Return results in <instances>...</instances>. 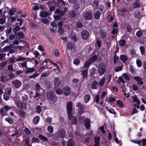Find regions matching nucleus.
<instances>
[{
  "label": "nucleus",
  "mask_w": 146,
  "mask_h": 146,
  "mask_svg": "<svg viewBox=\"0 0 146 146\" xmlns=\"http://www.w3.org/2000/svg\"><path fill=\"white\" fill-rule=\"evenodd\" d=\"M66 107L68 117L69 119L72 121L73 124L76 125L77 123L76 118L72 116V103L70 101L67 103Z\"/></svg>",
  "instance_id": "nucleus-1"
},
{
  "label": "nucleus",
  "mask_w": 146,
  "mask_h": 146,
  "mask_svg": "<svg viewBox=\"0 0 146 146\" xmlns=\"http://www.w3.org/2000/svg\"><path fill=\"white\" fill-rule=\"evenodd\" d=\"M56 135L57 137L55 138L53 137V138L55 140H57L58 139V137L61 138L64 137L66 135V132L65 130L60 129L57 132Z\"/></svg>",
  "instance_id": "nucleus-2"
},
{
  "label": "nucleus",
  "mask_w": 146,
  "mask_h": 146,
  "mask_svg": "<svg viewBox=\"0 0 146 146\" xmlns=\"http://www.w3.org/2000/svg\"><path fill=\"white\" fill-rule=\"evenodd\" d=\"M13 87L15 88H19L21 85V82L17 79H16L11 82Z\"/></svg>",
  "instance_id": "nucleus-3"
},
{
  "label": "nucleus",
  "mask_w": 146,
  "mask_h": 146,
  "mask_svg": "<svg viewBox=\"0 0 146 146\" xmlns=\"http://www.w3.org/2000/svg\"><path fill=\"white\" fill-rule=\"evenodd\" d=\"M46 97L48 99L52 101H54L56 99L55 95L52 91H49L47 92Z\"/></svg>",
  "instance_id": "nucleus-4"
},
{
  "label": "nucleus",
  "mask_w": 146,
  "mask_h": 146,
  "mask_svg": "<svg viewBox=\"0 0 146 146\" xmlns=\"http://www.w3.org/2000/svg\"><path fill=\"white\" fill-rule=\"evenodd\" d=\"M106 70L105 66L103 64H100L98 68V72L100 75H102L105 72Z\"/></svg>",
  "instance_id": "nucleus-5"
},
{
  "label": "nucleus",
  "mask_w": 146,
  "mask_h": 146,
  "mask_svg": "<svg viewBox=\"0 0 146 146\" xmlns=\"http://www.w3.org/2000/svg\"><path fill=\"white\" fill-rule=\"evenodd\" d=\"M82 38L84 39H87L89 36L88 32L86 30H83L81 33Z\"/></svg>",
  "instance_id": "nucleus-6"
},
{
  "label": "nucleus",
  "mask_w": 146,
  "mask_h": 146,
  "mask_svg": "<svg viewBox=\"0 0 146 146\" xmlns=\"http://www.w3.org/2000/svg\"><path fill=\"white\" fill-rule=\"evenodd\" d=\"M98 58V56L96 55L93 56L91 58L87 61L85 64H91L96 61Z\"/></svg>",
  "instance_id": "nucleus-7"
},
{
  "label": "nucleus",
  "mask_w": 146,
  "mask_h": 146,
  "mask_svg": "<svg viewBox=\"0 0 146 146\" xmlns=\"http://www.w3.org/2000/svg\"><path fill=\"white\" fill-rule=\"evenodd\" d=\"M24 61V62L22 64H26L27 61L29 62L28 60V59L21 56H19L16 59V61Z\"/></svg>",
  "instance_id": "nucleus-8"
},
{
  "label": "nucleus",
  "mask_w": 146,
  "mask_h": 146,
  "mask_svg": "<svg viewBox=\"0 0 146 146\" xmlns=\"http://www.w3.org/2000/svg\"><path fill=\"white\" fill-rule=\"evenodd\" d=\"M35 89L36 90V92H41L40 94H42L45 92V91L41 88L40 85L38 83H36L35 85Z\"/></svg>",
  "instance_id": "nucleus-9"
},
{
  "label": "nucleus",
  "mask_w": 146,
  "mask_h": 146,
  "mask_svg": "<svg viewBox=\"0 0 146 146\" xmlns=\"http://www.w3.org/2000/svg\"><path fill=\"white\" fill-rule=\"evenodd\" d=\"M107 32L105 30H101L99 32V36L101 39H104L106 36Z\"/></svg>",
  "instance_id": "nucleus-10"
},
{
  "label": "nucleus",
  "mask_w": 146,
  "mask_h": 146,
  "mask_svg": "<svg viewBox=\"0 0 146 146\" xmlns=\"http://www.w3.org/2000/svg\"><path fill=\"white\" fill-rule=\"evenodd\" d=\"M84 19L86 20H89L92 18V14L90 12H86L84 14Z\"/></svg>",
  "instance_id": "nucleus-11"
},
{
  "label": "nucleus",
  "mask_w": 146,
  "mask_h": 146,
  "mask_svg": "<svg viewBox=\"0 0 146 146\" xmlns=\"http://www.w3.org/2000/svg\"><path fill=\"white\" fill-rule=\"evenodd\" d=\"M70 92V88L68 87H65L63 88V93L66 96H68Z\"/></svg>",
  "instance_id": "nucleus-12"
},
{
  "label": "nucleus",
  "mask_w": 146,
  "mask_h": 146,
  "mask_svg": "<svg viewBox=\"0 0 146 146\" xmlns=\"http://www.w3.org/2000/svg\"><path fill=\"white\" fill-rule=\"evenodd\" d=\"M90 120L89 118H87L85 120L84 125L87 129H90Z\"/></svg>",
  "instance_id": "nucleus-13"
},
{
  "label": "nucleus",
  "mask_w": 146,
  "mask_h": 146,
  "mask_svg": "<svg viewBox=\"0 0 146 146\" xmlns=\"http://www.w3.org/2000/svg\"><path fill=\"white\" fill-rule=\"evenodd\" d=\"M134 79L137 82L138 85H142L143 83V82L142 81V79L139 77H135Z\"/></svg>",
  "instance_id": "nucleus-14"
},
{
  "label": "nucleus",
  "mask_w": 146,
  "mask_h": 146,
  "mask_svg": "<svg viewBox=\"0 0 146 146\" xmlns=\"http://www.w3.org/2000/svg\"><path fill=\"white\" fill-rule=\"evenodd\" d=\"M67 48L68 49L70 50L71 51H73L75 49V46L74 44L70 42L68 43Z\"/></svg>",
  "instance_id": "nucleus-15"
},
{
  "label": "nucleus",
  "mask_w": 146,
  "mask_h": 146,
  "mask_svg": "<svg viewBox=\"0 0 146 146\" xmlns=\"http://www.w3.org/2000/svg\"><path fill=\"white\" fill-rule=\"evenodd\" d=\"M98 84L96 81H93L91 85V88L93 89H96L98 88Z\"/></svg>",
  "instance_id": "nucleus-16"
},
{
  "label": "nucleus",
  "mask_w": 146,
  "mask_h": 146,
  "mask_svg": "<svg viewBox=\"0 0 146 146\" xmlns=\"http://www.w3.org/2000/svg\"><path fill=\"white\" fill-rule=\"evenodd\" d=\"M132 99L134 103H136L137 104H140V101L137 98V96L134 95L132 97Z\"/></svg>",
  "instance_id": "nucleus-17"
},
{
  "label": "nucleus",
  "mask_w": 146,
  "mask_h": 146,
  "mask_svg": "<svg viewBox=\"0 0 146 146\" xmlns=\"http://www.w3.org/2000/svg\"><path fill=\"white\" fill-rule=\"evenodd\" d=\"M101 13L99 11H96L94 14V18L96 20L100 19Z\"/></svg>",
  "instance_id": "nucleus-18"
},
{
  "label": "nucleus",
  "mask_w": 146,
  "mask_h": 146,
  "mask_svg": "<svg viewBox=\"0 0 146 146\" xmlns=\"http://www.w3.org/2000/svg\"><path fill=\"white\" fill-rule=\"evenodd\" d=\"M17 105L20 108L23 109L25 107V105L23 103H22L20 102H17Z\"/></svg>",
  "instance_id": "nucleus-19"
},
{
  "label": "nucleus",
  "mask_w": 146,
  "mask_h": 146,
  "mask_svg": "<svg viewBox=\"0 0 146 146\" xmlns=\"http://www.w3.org/2000/svg\"><path fill=\"white\" fill-rule=\"evenodd\" d=\"M120 58L124 63L127 60L128 58L126 55L122 54L120 56Z\"/></svg>",
  "instance_id": "nucleus-20"
},
{
  "label": "nucleus",
  "mask_w": 146,
  "mask_h": 146,
  "mask_svg": "<svg viewBox=\"0 0 146 146\" xmlns=\"http://www.w3.org/2000/svg\"><path fill=\"white\" fill-rule=\"evenodd\" d=\"M75 143L71 139H69L67 143V146H74Z\"/></svg>",
  "instance_id": "nucleus-21"
},
{
  "label": "nucleus",
  "mask_w": 146,
  "mask_h": 146,
  "mask_svg": "<svg viewBox=\"0 0 146 146\" xmlns=\"http://www.w3.org/2000/svg\"><path fill=\"white\" fill-rule=\"evenodd\" d=\"M90 96L89 94L85 95L84 98V102L86 103H87L90 100Z\"/></svg>",
  "instance_id": "nucleus-22"
},
{
  "label": "nucleus",
  "mask_w": 146,
  "mask_h": 146,
  "mask_svg": "<svg viewBox=\"0 0 146 146\" xmlns=\"http://www.w3.org/2000/svg\"><path fill=\"white\" fill-rule=\"evenodd\" d=\"M40 117L38 116L35 117L33 119V122L35 124H37L39 121Z\"/></svg>",
  "instance_id": "nucleus-23"
},
{
  "label": "nucleus",
  "mask_w": 146,
  "mask_h": 146,
  "mask_svg": "<svg viewBox=\"0 0 146 146\" xmlns=\"http://www.w3.org/2000/svg\"><path fill=\"white\" fill-rule=\"evenodd\" d=\"M116 103L118 106L121 108H122L124 106L123 103L121 101L119 100H117Z\"/></svg>",
  "instance_id": "nucleus-24"
},
{
  "label": "nucleus",
  "mask_w": 146,
  "mask_h": 146,
  "mask_svg": "<svg viewBox=\"0 0 146 146\" xmlns=\"http://www.w3.org/2000/svg\"><path fill=\"white\" fill-rule=\"evenodd\" d=\"M76 15V13L74 11L71 10L69 12V15L70 18H73Z\"/></svg>",
  "instance_id": "nucleus-25"
},
{
  "label": "nucleus",
  "mask_w": 146,
  "mask_h": 146,
  "mask_svg": "<svg viewBox=\"0 0 146 146\" xmlns=\"http://www.w3.org/2000/svg\"><path fill=\"white\" fill-rule=\"evenodd\" d=\"M48 15V13L46 11H42L40 14V16L43 18L45 17Z\"/></svg>",
  "instance_id": "nucleus-26"
},
{
  "label": "nucleus",
  "mask_w": 146,
  "mask_h": 146,
  "mask_svg": "<svg viewBox=\"0 0 146 146\" xmlns=\"http://www.w3.org/2000/svg\"><path fill=\"white\" fill-rule=\"evenodd\" d=\"M54 86L56 87L58 86L60 84V81L59 79L57 78H55L54 79Z\"/></svg>",
  "instance_id": "nucleus-27"
},
{
  "label": "nucleus",
  "mask_w": 146,
  "mask_h": 146,
  "mask_svg": "<svg viewBox=\"0 0 146 146\" xmlns=\"http://www.w3.org/2000/svg\"><path fill=\"white\" fill-rule=\"evenodd\" d=\"M99 2L98 0H95L93 2V6L94 7H95L96 9L98 8L99 6Z\"/></svg>",
  "instance_id": "nucleus-28"
},
{
  "label": "nucleus",
  "mask_w": 146,
  "mask_h": 146,
  "mask_svg": "<svg viewBox=\"0 0 146 146\" xmlns=\"http://www.w3.org/2000/svg\"><path fill=\"white\" fill-rule=\"evenodd\" d=\"M7 112L3 107L0 109V113L3 116H4L6 115Z\"/></svg>",
  "instance_id": "nucleus-29"
},
{
  "label": "nucleus",
  "mask_w": 146,
  "mask_h": 146,
  "mask_svg": "<svg viewBox=\"0 0 146 146\" xmlns=\"http://www.w3.org/2000/svg\"><path fill=\"white\" fill-rule=\"evenodd\" d=\"M133 7L134 9L140 7V3L138 1H136L133 3Z\"/></svg>",
  "instance_id": "nucleus-30"
},
{
  "label": "nucleus",
  "mask_w": 146,
  "mask_h": 146,
  "mask_svg": "<svg viewBox=\"0 0 146 146\" xmlns=\"http://www.w3.org/2000/svg\"><path fill=\"white\" fill-rule=\"evenodd\" d=\"M38 137L42 140L46 141H48V139L46 137L41 135H39L38 136Z\"/></svg>",
  "instance_id": "nucleus-31"
},
{
  "label": "nucleus",
  "mask_w": 146,
  "mask_h": 146,
  "mask_svg": "<svg viewBox=\"0 0 146 146\" xmlns=\"http://www.w3.org/2000/svg\"><path fill=\"white\" fill-rule=\"evenodd\" d=\"M47 129L48 131L50 133H52L53 132V127L51 125L48 126Z\"/></svg>",
  "instance_id": "nucleus-32"
},
{
  "label": "nucleus",
  "mask_w": 146,
  "mask_h": 146,
  "mask_svg": "<svg viewBox=\"0 0 146 146\" xmlns=\"http://www.w3.org/2000/svg\"><path fill=\"white\" fill-rule=\"evenodd\" d=\"M105 77H103L101 80L99 81V84L101 87L104 84L105 81Z\"/></svg>",
  "instance_id": "nucleus-33"
},
{
  "label": "nucleus",
  "mask_w": 146,
  "mask_h": 146,
  "mask_svg": "<svg viewBox=\"0 0 146 146\" xmlns=\"http://www.w3.org/2000/svg\"><path fill=\"white\" fill-rule=\"evenodd\" d=\"M5 120L8 122L10 124H12L14 123L13 120L10 117L5 118Z\"/></svg>",
  "instance_id": "nucleus-34"
},
{
  "label": "nucleus",
  "mask_w": 146,
  "mask_h": 146,
  "mask_svg": "<svg viewBox=\"0 0 146 146\" xmlns=\"http://www.w3.org/2000/svg\"><path fill=\"white\" fill-rule=\"evenodd\" d=\"M44 62L46 63H48L49 62L50 63H51L52 64H56V63H59V64H61L62 63L58 61L56 62V63H54L52 62V61L50 60L49 59H46L44 61Z\"/></svg>",
  "instance_id": "nucleus-35"
},
{
  "label": "nucleus",
  "mask_w": 146,
  "mask_h": 146,
  "mask_svg": "<svg viewBox=\"0 0 146 146\" xmlns=\"http://www.w3.org/2000/svg\"><path fill=\"white\" fill-rule=\"evenodd\" d=\"M88 71L87 69H85L82 72V75L84 78H86L87 74Z\"/></svg>",
  "instance_id": "nucleus-36"
},
{
  "label": "nucleus",
  "mask_w": 146,
  "mask_h": 146,
  "mask_svg": "<svg viewBox=\"0 0 146 146\" xmlns=\"http://www.w3.org/2000/svg\"><path fill=\"white\" fill-rule=\"evenodd\" d=\"M35 70L34 68H28L26 69V72L27 73H31L33 72Z\"/></svg>",
  "instance_id": "nucleus-37"
},
{
  "label": "nucleus",
  "mask_w": 146,
  "mask_h": 146,
  "mask_svg": "<svg viewBox=\"0 0 146 146\" xmlns=\"http://www.w3.org/2000/svg\"><path fill=\"white\" fill-rule=\"evenodd\" d=\"M70 36L72 39L74 40H77V37L76 34L74 33H71Z\"/></svg>",
  "instance_id": "nucleus-38"
},
{
  "label": "nucleus",
  "mask_w": 146,
  "mask_h": 146,
  "mask_svg": "<svg viewBox=\"0 0 146 146\" xmlns=\"http://www.w3.org/2000/svg\"><path fill=\"white\" fill-rule=\"evenodd\" d=\"M140 15V13L139 11H135L134 14L135 18L138 19L139 18Z\"/></svg>",
  "instance_id": "nucleus-39"
},
{
  "label": "nucleus",
  "mask_w": 146,
  "mask_h": 146,
  "mask_svg": "<svg viewBox=\"0 0 146 146\" xmlns=\"http://www.w3.org/2000/svg\"><path fill=\"white\" fill-rule=\"evenodd\" d=\"M94 141L95 142V144H100V138L98 137H95Z\"/></svg>",
  "instance_id": "nucleus-40"
},
{
  "label": "nucleus",
  "mask_w": 146,
  "mask_h": 146,
  "mask_svg": "<svg viewBox=\"0 0 146 146\" xmlns=\"http://www.w3.org/2000/svg\"><path fill=\"white\" fill-rule=\"evenodd\" d=\"M36 110L37 112L39 113H40L42 111L41 106L39 105L37 106L36 108Z\"/></svg>",
  "instance_id": "nucleus-41"
},
{
  "label": "nucleus",
  "mask_w": 146,
  "mask_h": 146,
  "mask_svg": "<svg viewBox=\"0 0 146 146\" xmlns=\"http://www.w3.org/2000/svg\"><path fill=\"white\" fill-rule=\"evenodd\" d=\"M11 89L10 88H6L5 90L6 93L8 95H10L11 94Z\"/></svg>",
  "instance_id": "nucleus-42"
},
{
  "label": "nucleus",
  "mask_w": 146,
  "mask_h": 146,
  "mask_svg": "<svg viewBox=\"0 0 146 146\" xmlns=\"http://www.w3.org/2000/svg\"><path fill=\"white\" fill-rule=\"evenodd\" d=\"M122 76L126 80H127L128 81L129 80V76L127 74L123 73L122 74Z\"/></svg>",
  "instance_id": "nucleus-43"
},
{
  "label": "nucleus",
  "mask_w": 146,
  "mask_h": 146,
  "mask_svg": "<svg viewBox=\"0 0 146 146\" xmlns=\"http://www.w3.org/2000/svg\"><path fill=\"white\" fill-rule=\"evenodd\" d=\"M125 41L124 40H122L119 41V44L121 46H124L125 44Z\"/></svg>",
  "instance_id": "nucleus-44"
},
{
  "label": "nucleus",
  "mask_w": 146,
  "mask_h": 146,
  "mask_svg": "<svg viewBox=\"0 0 146 146\" xmlns=\"http://www.w3.org/2000/svg\"><path fill=\"white\" fill-rule=\"evenodd\" d=\"M56 93L58 95H61L63 93V92L61 89L58 88L56 90Z\"/></svg>",
  "instance_id": "nucleus-45"
},
{
  "label": "nucleus",
  "mask_w": 146,
  "mask_h": 146,
  "mask_svg": "<svg viewBox=\"0 0 146 146\" xmlns=\"http://www.w3.org/2000/svg\"><path fill=\"white\" fill-rule=\"evenodd\" d=\"M17 35L19 38H23L24 37V35L22 32H18L17 33Z\"/></svg>",
  "instance_id": "nucleus-46"
},
{
  "label": "nucleus",
  "mask_w": 146,
  "mask_h": 146,
  "mask_svg": "<svg viewBox=\"0 0 146 146\" xmlns=\"http://www.w3.org/2000/svg\"><path fill=\"white\" fill-rule=\"evenodd\" d=\"M123 64L121 66H118L115 68L116 72H118L119 71H121L123 69Z\"/></svg>",
  "instance_id": "nucleus-47"
},
{
  "label": "nucleus",
  "mask_w": 146,
  "mask_h": 146,
  "mask_svg": "<svg viewBox=\"0 0 146 146\" xmlns=\"http://www.w3.org/2000/svg\"><path fill=\"white\" fill-rule=\"evenodd\" d=\"M52 121V118L50 117H47L46 119V121L49 124L51 123Z\"/></svg>",
  "instance_id": "nucleus-48"
},
{
  "label": "nucleus",
  "mask_w": 146,
  "mask_h": 146,
  "mask_svg": "<svg viewBox=\"0 0 146 146\" xmlns=\"http://www.w3.org/2000/svg\"><path fill=\"white\" fill-rule=\"evenodd\" d=\"M1 81L4 83H5L6 82V78L5 76H2L1 77Z\"/></svg>",
  "instance_id": "nucleus-49"
},
{
  "label": "nucleus",
  "mask_w": 146,
  "mask_h": 146,
  "mask_svg": "<svg viewBox=\"0 0 146 146\" xmlns=\"http://www.w3.org/2000/svg\"><path fill=\"white\" fill-rule=\"evenodd\" d=\"M24 131L25 133L28 135H30L31 133V131L26 127L25 128Z\"/></svg>",
  "instance_id": "nucleus-50"
},
{
  "label": "nucleus",
  "mask_w": 146,
  "mask_h": 146,
  "mask_svg": "<svg viewBox=\"0 0 146 146\" xmlns=\"http://www.w3.org/2000/svg\"><path fill=\"white\" fill-rule=\"evenodd\" d=\"M41 21L43 23L45 24H48L49 23L48 20L45 18L42 19Z\"/></svg>",
  "instance_id": "nucleus-51"
},
{
  "label": "nucleus",
  "mask_w": 146,
  "mask_h": 146,
  "mask_svg": "<svg viewBox=\"0 0 146 146\" xmlns=\"http://www.w3.org/2000/svg\"><path fill=\"white\" fill-rule=\"evenodd\" d=\"M140 50L141 53V54L143 55L145 52V50L144 47L143 46H141L140 47Z\"/></svg>",
  "instance_id": "nucleus-52"
},
{
  "label": "nucleus",
  "mask_w": 146,
  "mask_h": 146,
  "mask_svg": "<svg viewBox=\"0 0 146 146\" xmlns=\"http://www.w3.org/2000/svg\"><path fill=\"white\" fill-rule=\"evenodd\" d=\"M5 17L4 18H1L0 19V24L1 25H3L5 24Z\"/></svg>",
  "instance_id": "nucleus-53"
},
{
  "label": "nucleus",
  "mask_w": 146,
  "mask_h": 146,
  "mask_svg": "<svg viewBox=\"0 0 146 146\" xmlns=\"http://www.w3.org/2000/svg\"><path fill=\"white\" fill-rule=\"evenodd\" d=\"M29 25L30 27L32 29H34L35 28V24L33 22H30L29 23Z\"/></svg>",
  "instance_id": "nucleus-54"
},
{
  "label": "nucleus",
  "mask_w": 146,
  "mask_h": 146,
  "mask_svg": "<svg viewBox=\"0 0 146 146\" xmlns=\"http://www.w3.org/2000/svg\"><path fill=\"white\" fill-rule=\"evenodd\" d=\"M38 92L39 93V94L37 92H36V95L35 96V98H38L37 99V100H38L41 97V94H40V93H41V92Z\"/></svg>",
  "instance_id": "nucleus-55"
},
{
  "label": "nucleus",
  "mask_w": 146,
  "mask_h": 146,
  "mask_svg": "<svg viewBox=\"0 0 146 146\" xmlns=\"http://www.w3.org/2000/svg\"><path fill=\"white\" fill-rule=\"evenodd\" d=\"M3 108L6 112L11 109V107L8 106H5Z\"/></svg>",
  "instance_id": "nucleus-56"
},
{
  "label": "nucleus",
  "mask_w": 146,
  "mask_h": 146,
  "mask_svg": "<svg viewBox=\"0 0 146 146\" xmlns=\"http://www.w3.org/2000/svg\"><path fill=\"white\" fill-rule=\"evenodd\" d=\"M58 32L61 35L63 34L64 31L61 28L59 27L58 29Z\"/></svg>",
  "instance_id": "nucleus-57"
},
{
  "label": "nucleus",
  "mask_w": 146,
  "mask_h": 146,
  "mask_svg": "<svg viewBox=\"0 0 146 146\" xmlns=\"http://www.w3.org/2000/svg\"><path fill=\"white\" fill-rule=\"evenodd\" d=\"M32 140L34 142L38 143L39 141V140L38 139L34 137L32 138Z\"/></svg>",
  "instance_id": "nucleus-58"
},
{
  "label": "nucleus",
  "mask_w": 146,
  "mask_h": 146,
  "mask_svg": "<svg viewBox=\"0 0 146 146\" xmlns=\"http://www.w3.org/2000/svg\"><path fill=\"white\" fill-rule=\"evenodd\" d=\"M119 60V58L118 56H116V54H115L114 58V62L115 63H117V62Z\"/></svg>",
  "instance_id": "nucleus-59"
},
{
  "label": "nucleus",
  "mask_w": 146,
  "mask_h": 146,
  "mask_svg": "<svg viewBox=\"0 0 146 146\" xmlns=\"http://www.w3.org/2000/svg\"><path fill=\"white\" fill-rule=\"evenodd\" d=\"M136 34L137 36L138 37H139L142 35L143 33H142V32L140 31H139L137 32Z\"/></svg>",
  "instance_id": "nucleus-60"
},
{
  "label": "nucleus",
  "mask_w": 146,
  "mask_h": 146,
  "mask_svg": "<svg viewBox=\"0 0 146 146\" xmlns=\"http://www.w3.org/2000/svg\"><path fill=\"white\" fill-rule=\"evenodd\" d=\"M111 33L113 35H114L117 33V29L116 28H113Z\"/></svg>",
  "instance_id": "nucleus-61"
},
{
  "label": "nucleus",
  "mask_w": 146,
  "mask_h": 146,
  "mask_svg": "<svg viewBox=\"0 0 146 146\" xmlns=\"http://www.w3.org/2000/svg\"><path fill=\"white\" fill-rule=\"evenodd\" d=\"M116 100L115 99L112 97L109 98L108 101L109 102H112L115 101Z\"/></svg>",
  "instance_id": "nucleus-62"
},
{
  "label": "nucleus",
  "mask_w": 146,
  "mask_h": 146,
  "mask_svg": "<svg viewBox=\"0 0 146 146\" xmlns=\"http://www.w3.org/2000/svg\"><path fill=\"white\" fill-rule=\"evenodd\" d=\"M118 80H119V81H118V82L119 83V82H121V83H123V84H124V83H125V81L121 77H119Z\"/></svg>",
  "instance_id": "nucleus-63"
},
{
  "label": "nucleus",
  "mask_w": 146,
  "mask_h": 146,
  "mask_svg": "<svg viewBox=\"0 0 146 146\" xmlns=\"http://www.w3.org/2000/svg\"><path fill=\"white\" fill-rule=\"evenodd\" d=\"M9 39L10 40H14L15 38V36L14 35H10L9 36Z\"/></svg>",
  "instance_id": "nucleus-64"
}]
</instances>
